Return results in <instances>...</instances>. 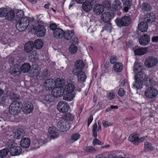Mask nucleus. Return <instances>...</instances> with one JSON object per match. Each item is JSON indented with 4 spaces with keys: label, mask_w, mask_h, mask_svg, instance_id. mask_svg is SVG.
<instances>
[{
    "label": "nucleus",
    "mask_w": 158,
    "mask_h": 158,
    "mask_svg": "<svg viewBox=\"0 0 158 158\" xmlns=\"http://www.w3.org/2000/svg\"><path fill=\"white\" fill-rule=\"evenodd\" d=\"M147 18H148L145 21H146L148 23L152 22L154 21L155 17V15L153 13H148L147 15Z\"/></svg>",
    "instance_id": "40"
},
{
    "label": "nucleus",
    "mask_w": 158,
    "mask_h": 158,
    "mask_svg": "<svg viewBox=\"0 0 158 158\" xmlns=\"http://www.w3.org/2000/svg\"><path fill=\"white\" fill-rule=\"evenodd\" d=\"M16 66L17 68H15V66L12 68H11L10 70L11 74L15 76L19 75L20 73V72L19 70V67H20L19 65H17Z\"/></svg>",
    "instance_id": "34"
},
{
    "label": "nucleus",
    "mask_w": 158,
    "mask_h": 158,
    "mask_svg": "<svg viewBox=\"0 0 158 158\" xmlns=\"http://www.w3.org/2000/svg\"><path fill=\"white\" fill-rule=\"evenodd\" d=\"M52 93L54 97L59 98L64 93V89L61 86L53 88Z\"/></svg>",
    "instance_id": "8"
},
{
    "label": "nucleus",
    "mask_w": 158,
    "mask_h": 158,
    "mask_svg": "<svg viewBox=\"0 0 158 158\" xmlns=\"http://www.w3.org/2000/svg\"><path fill=\"white\" fill-rule=\"evenodd\" d=\"M82 3V7L84 11L86 12H89L92 10L93 6L89 2L88 0H85Z\"/></svg>",
    "instance_id": "24"
},
{
    "label": "nucleus",
    "mask_w": 158,
    "mask_h": 158,
    "mask_svg": "<svg viewBox=\"0 0 158 158\" xmlns=\"http://www.w3.org/2000/svg\"><path fill=\"white\" fill-rule=\"evenodd\" d=\"M64 119L68 120L73 121L74 119L73 116L70 113H68L66 114L63 117Z\"/></svg>",
    "instance_id": "47"
},
{
    "label": "nucleus",
    "mask_w": 158,
    "mask_h": 158,
    "mask_svg": "<svg viewBox=\"0 0 158 158\" xmlns=\"http://www.w3.org/2000/svg\"><path fill=\"white\" fill-rule=\"evenodd\" d=\"M10 155L12 156L19 155L21 151V148L19 146H15L10 150H9Z\"/></svg>",
    "instance_id": "16"
},
{
    "label": "nucleus",
    "mask_w": 158,
    "mask_h": 158,
    "mask_svg": "<svg viewBox=\"0 0 158 158\" xmlns=\"http://www.w3.org/2000/svg\"><path fill=\"white\" fill-rule=\"evenodd\" d=\"M110 63L112 64L115 63L116 61H117L116 56H111L110 58Z\"/></svg>",
    "instance_id": "58"
},
{
    "label": "nucleus",
    "mask_w": 158,
    "mask_h": 158,
    "mask_svg": "<svg viewBox=\"0 0 158 158\" xmlns=\"http://www.w3.org/2000/svg\"><path fill=\"white\" fill-rule=\"evenodd\" d=\"M131 19L128 16H124L121 18H117L115 20L117 25L119 27L127 26L131 23Z\"/></svg>",
    "instance_id": "4"
},
{
    "label": "nucleus",
    "mask_w": 158,
    "mask_h": 158,
    "mask_svg": "<svg viewBox=\"0 0 158 158\" xmlns=\"http://www.w3.org/2000/svg\"><path fill=\"white\" fill-rule=\"evenodd\" d=\"M102 20L104 22L108 23H109L111 19V16L109 13L105 12L101 15Z\"/></svg>",
    "instance_id": "28"
},
{
    "label": "nucleus",
    "mask_w": 158,
    "mask_h": 158,
    "mask_svg": "<svg viewBox=\"0 0 158 158\" xmlns=\"http://www.w3.org/2000/svg\"><path fill=\"white\" fill-rule=\"evenodd\" d=\"M104 28L107 31L110 32L112 29L111 24L108 23L106 24Z\"/></svg>",
    "instance_id": "55"
},
{
    "label": "nucleus",
    "mask_w": 158,
    "mask_h": 158,
    "mask_svg": "<svg viewBox=\"0 0 158 158\" xmlns=\"http://www.w3.org/2000/svg\"><path fill=\"white\" fill-rule=\"evenodd\" d=\"M146 48H140L134 50L135 54L137 55H141L146 53L147 52Z\"/></svg>",
    "instance_id": "30"
},
{
    "label": "nucleus",
    "mask_w": 158,
    "mask_h": 158,
    "mask_svg": "<svg viewBox=\"0 0 158 158\" xmlns=\"http://www.w3.org/2000/svg\"><path fill=\"white\" fill-rule=\"evenodd\" d=\"M140 7L142 10L143 11H150L152 8L151 6L148 2H143Z\"/></svg>",
    "instance_id": "36"
},
{
    "label": "nucleus",
    "mask_w": 158,
    "mask_h": 158,
    "mask_svg": "<svg viewBox=\"0 0 158 158\" xmlns=\"http://www.w3.org/2000/svg\"><path fill=\"white\" fill-rule=\"evenodd\" d=\"M144 148L146 151H152L153 148L150 143L146 142L144 144Z\"/></svg>",
    "instance_id": "48"
},
{
    "label": "nucleus",
    "mask_w": 158,
    "mask_h": 158,
    "mask_svg": "<svg viewBox=\"0 0 158 158\" xmlns=\"http://www.w3.org/2000/svg\"><path fill=\"white\" fill-rule=\"evenodd\" d=\"M9 150L8 148H5L0 151V157L3 158L8 154Z\"/></svg>",
    "instance_id": "42"
},
{
    "label": "nucleus",
    "mask_w": 158,
    "mask_h": 158,
    "mask_svg": "<svg viewBox=\"0 0 158 158\" xmlns=\"http://www.w3.org/2000/svg\"><path fill=\"white\" fill-rule=\"evenodd\" d=\"M7 9L5 7H2L0 8V17H5Z\"/></svg>",
    "instance_id": "49"
},
{
    "label": "nucleus",
    "mask_w": 158,
    "mask_h": 158,
    "mask_svg": "<svg viewBox=\"0 0 158 158\" xmlns=\"http://www.w3.org/2000/svg\"><path fill=\"white\" fill-rule=\"evenodd\" d=\"M150 41V36L147 34L143 35L139 39V43L142 46L147 45L149 43Z\"/></svg>",
    "instance_id": "10"
},
{
    "label": "nucleus",
    "mask_w": 158,
    "mask_h": 158,
    "mask_svg": "<svg viewBox=\"0 0 158 158\" xmlns=\"http://www.w3.org/2000/svg\"><path fill=\"white\" fill-rule=\"evenodd\" d=\"M56 84V81L50 78L45 81L43 86L47 90H50L55 86Z\"/></svg>",
    "instance_id": "9"
},
{
    "label": "nucleus",
    "mask_w": 158,
    "mask_h": 158,
    "mask_svg": "<svg viewBox=\"0 0 158 158\" xmlns=\"http://www.w3.org/2000/svg\"><path fill=\"white\" fill-rule=\"evenodd\" d=\"M69 127V123L68 121L60 120L58 122L56 128L60 132H64L67 131Z\"/></svg>",
    "instance_id": "6"
},
{
    "label": "nucleus",
    "mask_w": 158,
    "mask_h": 158,
    "mask_svg": "<svg viewBox=\"0 0 158 158\" xmlns=\"http://www.w3.org/2000/svg\"><path fill=\"white\" fill-rule=\"evenodd\" d=\"M33 43L34 47L38 49L41 48L43 45V42L42 40L40 39L35 40Z\"/></svg>",
    "instance_id": "31"
},
{
    "label": "nucleus",
    "mask_w": 158,
    "mask_h": 158,
    "mask_svg": "<svg viewBox=\"0 0 158 158\" xmlns=\"http://www.w3.org/2000/svg\"><path fill=\"white\" fill-rule=\"evenodd\" d=\"M127 46L130 48H133V44L132 40H129L128 41L127 43Z\"/></svg>",
    "instance_id": "64"
},
{
    "label": "nucleus",
    "mask_w": 158,
    "mask_h": 158,
    "mask_svg": "<svg viewBox=\"0 0 158 158\" xmlns=\"http://www.w3.org/2000/svg\"><path fill=\"white\" fill-rule=\"evenodd\" d=\"M142 69V66L141 64L135 63L134 66V71H140Z\"/></svg>",
    "instance_id": "50"
},
{
    "label": "nucleus",
    "mask_w": 158,
    "mask_h": 158,
    "mask_svg": "<svg viewBox=\"0 0 158 158\" xmlns=\"http://www.w3.org/2000/svg\"><path fill=\"white\" fill-rule=\"evenodd\" d=\"M102 123L103 126L105 127L112 125V123L108 121L103 120L102 121Z\"/></svg>",
    "instance_id": "59"
},
{
    "label": "nucleus",
    "mask_w": 158,
    "mask_h": 158,
    "mask_svg": "<svg viewBox=\"0 0 158 158\" xmlns=\"http://www.w3.org/2000/svg\"><path fill=\"white\" fill-rule=\"evenodd\" d=\"M124 6V11L125 12H127L130 9L131 6L132 5V2L131 0H125L123 2Z\"/></svg>",
    "instance_id": "27"
},
{
    "label": "nucleus",
    "mask_w": 158,
    "mask_h": 158,
    "mask_svg": "<svg viewBox=\"0 0 158 158\" xmlns=\"http://www.w3.org/2000/svg\"><path fill=\"white\" fill-rule=\"evenodd\" d=\"M58 110L61 112L64 113L68 111L69 106L65 102L62 101L59 102L57 105Z\"/></svg>",
    "instance_id": "11"
},
{
    "label": "nucleus",
    "mask_w": 158,
    "mask_h": 158,
    "mask_svg": "<svg viewBox=\"0 0 158 158\" xmlns=\"http://www.w3.org/2000/svg\"><path fill=\"white\" fill-rule=\"evenodd\" d=\"M158 94L156 89L153 87H150L147 89L145 91V95L148 98H152L155 97Z\"/></svg>",
    "instance_id": "7"
},
{
    "label": "nucleus",
    "mask_w": 158,
    "mask_h": 158,
    "mask_svg": "<svg viewBox=\"0 0 158 158\" xmlns=\"http://www.w3.org/2000/svg\"><path fill=\"white\" fill-rule=\"evenodd\" d=\"M122 64L118 63H115V65L114 66V70L117 72H121L122 69Z\"/></svg>",
    "instance_id": "41"
},
{
    "label": "nucleus",
    "mask_w": 158,
    "mask_h": 158,
    "mask_svg": "<svg viewBox=\"0 0 158 158\" xmlns=\"http://www.w3.org/2000/svg\"><path fill=\"white\" fill-rule=\"evenodd\" d=\"M40 69L38 68H33L31 71V74L33 76H38L39 73Z\"/></svg>",
    "instance_id": "46"
},
{
    "label": "nucleus",
    "mask_w": 158,
    "mask_h": 158,
    "mask_svg": "<svg viewBox=\"0 0 158 158\" xmlns=\"http://www.w3.org/2000/svg\"><path fill=\"white\" fill-rule=\"evenodd\" d=\"M135 82L133 84V87L137 89H140L142 87V85L143 81L142 80H139L137 79H135Z\"/></svg>",
    "instance_id": "39"
},
{
    "label": "nucleus",
    "mask_w": 158,
    "mask_h": 158,
    "mask_svg": "<svg viewBox=\"0 0 158 158\" xmlns=\"http://www.w3.org/2000/svg\"><path fill=\"white\" fill-rule=\"evenodd\" d=\"M93 144L94 146H95L97 144L100 145H102V143L97 138H95L94 139L93 142Z\"/></svg>",
    "instance_id": "62"
},
{
    "label": "nucleus",
    "mask_w": 158,
    "mask_h": 158,
    "mask_svg": "<svg viewBox=\"0 0 158 158\" xmlns=\"http://www.w3.org/2000/svg\"><path fill=\"white\" fill-rule=\"evenodd\" d=\"M54 98L52 94H47L44 97L43 101H45L49 103L54 101Z\"/></svg>",
    "instance_id": "35"
},
{
    "label": "nucleus",
    "mask_w": 158,
    "mask_h": 158,
    "mask_svg": "<svg viewBox=\"0 0 158 158\" xmlns=\"http://www.w3.org/2000/svg\"><path fill=\"white\" fill-rule=\"evenodd\" d=\"M74 89L75 87L73 84L68 83L65 86L64 90H65L66 92L73 93Z\"/></svg>",
    "instance_id": "38"
},
{
    "label": "nucleus",
    "mask_w": 158,
    "mask_h": 158,
    "mask_svg": "<svg viewBox=\"0 0 158 158\" xmlns=\"http://www.w3.org/2000/svg\"><path fill=\"white\" fill-rule=\"evenodd\" d=\"M49 76L50 74L48 73V70L46 69H45L42 73L41 77L42 78H45L48 77Z\"/></svg>",
    "instance_id": "52"
},
{
    "label": "nucleus",
    "mask_w": 158,
    "mask_h": 158,
    "mask_svg": "<svg viewBox=\"0 0 158 158\" xmlns=\"http://www.w3.org/2000/svg\"><path fill=\"white\" fill-rule=\"evenodd\" d=\"M24 15L23 11L22 10H18L17 11L16 15L15 17V20H17V19L22 18V17Z\"/></svg>",
    "instance_id": "43"
},
{
    "label": "nucleus",
    "mask_w": 158,
    "mask_h": 158,
    "mask_svg": "<svg viewBox=\"0 0 158 158\" xmlns=\"http://www.w3.org/2000/svg\"><path fill=\"white\" fill-rule=\"evenodd\" d=\"M69 50L70 52L72 54H74L77 52V49L76 46L73 44L70 46Z\"/></svg>",
    "instance_id": "44"
},
{
    "label": "nucleus",
    "mask_w": 158,
    "mask_h": 158,
    "mask_svg": "<svg viewBox=\"0 0 158 158\" xmlns=\"http://www.w3.org/2000/svg\"><path fill=\"white\" fill-rule=\"evenodd\" d=\"M115 97V95L112 92L109 93L107 95V98L110 100H112Z\"/></svg>",
    "instance_id": "61"
},
{
    "label": "nucleus",
    "mask_w": 158,
    "mask_h": 158,
    "mask_svg": "<svg viewBox=\"0 0 158 158\" xmlns=\"http://www.w3.org/2000/svg\"><path fill=\"white\" fill-rule=\"evenodd\" d=\"M28 56L29 59L32 62H35L38 60L37 58L35 56L31 55H29Z\"/></svg>",
    "instance_id": "63"
},
{
    "label": "nucleus",
    "mask_w": 158,
    "mask_h": 158,
    "mask_svg": "<svg viewBox=\"0 0 158 158\" xmlns=\"http://www.w3.org/2000/svg\"><path fill=\"white\" fill-rule=\"evenodd\" d=\"M74 75H76L77 77L78 81L79 82H84L86 78V76L84 72L82 71H80L79 72H73Z\"/></svg>",
    "instance_id": "14"
},
{
    "label": "nucleus",
    "mask_w": 158,
    "mask_h": 158,
    "mask_svg": "<svg viewBox=\"0 0 158 158\" xmlns=\"http://www.w3.org/2000/svg\"><path fill=\"white\" fill-rule=\"evenodd\" d=\"M122 7V3L119 0H114L112 2V7L114 10H120Z\"/></svg>",
    "instance_id": "21"
},
{
    "label": "nucleus",
    "mask_w": 158,
    "mask_h": 158,
    "mask_svg": "<svg viewBox=\"0 0 158 158\" xmlns=\"http://www.w3.org/2000/svg\"><path fill=\"white\" fill-rule=\"evenodd\" d=\"M130 141L135 145H138L139 143V135L137 134H131L129 138Z\"/></svg>",
    "instance_id": "23"
},
{
    "label": "nucleus",
    "mask_w": 158,
    "mask_h": 158,
    "mask_svg": "<svg viewBox=\"0 0 158 158\" xmlns=\"http://www.w3.org/2000/svg\"><path fill=\"white\" fill-rule=\"evenodd\" d=\"M8 39L7 37H3L0 39V42L3 44L6 45L8 43Z\"/></svg>",
    "instance_id": "54"
},
{
    "label": "nucleus",
    "mask_w": 158,
    "mask_h": 158,
    "mask_svg": "<svg viewBox=\"0 0 158 158\" xmlns=\"http://www.w3.org/2000/svg\"><path fill=\"white\" fill-rule=\"evenodd\" d=\"M118 95L120 97H123L125 94V92L123 88H120L118 92Z\"/></svg>",
    "instance_id": "56"
},
{
    "label": "nucleus",
    "mask_w": 158,
    "mask_h": 158,
    "mask_svg": "<svg viewBox=\"0 0 158 158\" xmlns=\"http://www.w3.org/2000/svg\"><path fill=\"white\" fill-rule=\"evenodd\" d=\"M94 13L96 15H100L104 10V7L102 5L96 4L93 9Z\"/></svg>",
    "instance_id": "19"
},
{
    "label": "nucleus",
    "mask_w": 158,
    "mask_h": 158,
    "mask_svg": "<svg viewBox=\"0 0 158 158\" xmlns=\"http://www.w3.org/2000/svg\"><path fill=\"white\" fill-rule=\"evenodd\" d=\"M14 143L13 142L11 141H9L7 143L6 146L8 148H9V150H10L12 148L15 146H14Z\"/></svg>",
    "instance_id": "57"
},
{
    "label": "nucleus",
    "mask_w": 158,
    "mask_h": 158,
    "mask_svg": "<svg viewBox=\"0 0 158 158\" xmlns=\"http://www.w3.org/2000/svg\"><path fill=\"white\" fill-rule=\"evenodd\" d=\"M33 109V105L31 102H28L25 104L22 108L23 112L25 114H28L31 113Z\"/></svg>",
    "instance_id": "15"
},
{
    "label": "nucleus",
    "mask_w": 158,
    "mask_h": 158,
    "mask_svg": "<svg viewBox=\"0 0 158 158\" xmlns=\"http://www.w3.org/2000/svg\"><path fill=\"white\" fill-rule=\"evenodd\" d=\"M75 68L72 71V72H79L82 71L81 70L85 67L84 64L82 60H78L76 61L74 64Z\"/></svg>",
    "instance_id": "12"
},
{
    "label": "nucleus",
    "mask_w": 158,
    "mask_h": 158,
    "mask_svg": "<svg viewBox=\"0 0 158 158\" xmlns=\"http://www.w3.org/2000/svg\"><path fill=\"white\" fill-rule=\"evenodd\" d=\"M74 35V32L72 31H67L64 32L63 37L67 40H69L73 37Z\"/></svg>",
    "instance_id": "33"
},
{
    "label": "nucleus",
    "mask_w": 158,
    "mask_h": 158,
    "mask_svg": "<svg viewBox=\"0 0 158 158\" xmlns=\"http://www.w3.org/2000/svg\"><path fill=\"white\" fill-rule=\"evenodd\" d=\"M31 66L28 63H25L23 64L21 67V71L23 73L28 72L31 69Z\"/></svg>",
    "instance_id": "37"
},
{
    "label": "nucleus",
    "mask_w": 158,
    "mask_h": 158,
    "mask_svg": "<svg viewBox=\"0 0 158 158\" xmlns=\"http://www.w3.org/2000/svg\"><path fill=\"white\" fill-rule=\"evenodd\" d=\"M15 13L13 10H10L6 13L5 17V18L9 21L12 20L13 19H15Z\"/></svg>",
    "instance_id": "32"
},
{
    "label": "nucleus",
    "mask_w": 158,
    "mask_h": 158,
    "mask_svg": "<svg viewBox=\"0 0 158 158\" xmlns=\"http://www.w3.org/2000/svg\"><path fill=\"white\" fill-rule=\"evenodd\" d=\"M34 47L33 42L31 41H29L25 44L24 46V50L26 52L30 53L32 51Z\"/></svg>",
    "instance_id": "20"
},
{
    "label": "nucleus",
    "mask_w": 158,
    "mask_h": 158,
    "mask_svg": "<svg viewBox=\"0 0 158 158\" xmlns=\"http://www.w3.org/2000/svg\"><path fill=\"white\" fill-rule=\"evenodd\" d=\"M146 21L140 22L138 25L139 30L142 32H145L147 31L148 27V23Z\"/></svg>",
    "instance_id": "18"
},
{
    "label": "nucleus",
    "mask_w": 158,
    "mask_h": 158,
    "mask_svg": "<svg viewBox=\"0 0 158 158\" xmlns=\"http://www.w3.org/2000/svg\"><path fill=\"white\" fill-rule=\"evenodd\" d=\"M55 127H50L48 130V132L49 133V136L52 139H54L58 136V133L55 130Z\"/></svg>",
    "instance_id": "26"
},
{
    "label": "nucleus",
    "mask_w": 158,
    "mask_h": 158,
    "mask_svg": "<svg viewBox=\"0 0 158 158\" xmlns=\"http://www.w3.org/2000/svg\"><path fill=\"white\" fill-rule=\"evenodd\" d=\"M46 33V29L42 25H39L36 29L37 35L40 37L44 36Z\"/></svg>",
    "instance_id": "13"
},
{
    "label": "nucleus",
    "mask_w": 158,
    "mask_h": 158,
    "mask_svg": "<svg viewBox=\"0 0 158 158\" xmlns=\"http://www.w3.org/2000/svg\"><path fill=\"white\" fill-rule=\"evenodd\" d=\"M97 125L96 123H95L93 125V136L96 137L97 136Z\"/></svg>",
    "instance_id": "51"
},
{
    "label": "nucleus",
    "mask_w": 158,
    "mask_h": 158,
    "mask_svg": "<svg viewBox=\"0 0 158 158\" xmlns=\"http://www.w3.org/2000/svg\"><path fill=\"white\" fill-rule=\"evenodd\" d=\"M56 84L58 85L59 86L63 87L65 85V81L63 78H58L56 81Z\"/></svg>",
    "instance_id": "45"
},
{
    "label": "nucleus",
    "mask_w": 158,
    "mask_h": 158,
    "mask_svg": "<svg viewBox=\"0 0 158 158\" xmlns=\"http://www.w3.org/2000/svg\"><path fill=\"white\" fill-rule=\"evenodd\" d=\"M22 108V103L18 101L13 102L10 105L9 111L10 114L15 115L19 113Z\"/></svg>",
    "instance_id": "3"
},
{
    "label": "nucleus",
    "mask_w": 158,
    "mask_h": 158,
    "mask_svg": "<svg viewBox=\"0 0 158 158\" xmlns=\"http://www.w3.org/2000/svg\"><path fill=\"white\" fill-rule=\"evenodd\" d=\"M102 6H104V8L105 7L106 8H109L110 7V2L107 1L105 0L102 3Z\"/></svg>",
    "instance_id": "60"
},
{
    "label": "nucleus",
    "mask_w": 158,
    "mask_h": 158,
    "mask_svg": "<svg viewBox=\"0 0 158 158\" xmlns=\"http://www.w3.org/2000/svg\"><path fill=\"white\" fill-rule=\"evenodd\" d=\"M64 31L61 29L57 28L54 30L53 32L54 36L57 38H61L63 37Z\"/></svg>",
    "instance_id": "22"
},
{
    "label": "nucleus",
    "mask_w": 158,
    "mask_h": 158,
    "mask_svg": "<svg viewBox=\"0 0 158 158\" xmlns=\"http://www.w3.org/2000/svg\"><path fill=\"white\" fill-rule=\"evenodd\" d=\"M29 24V20L26 17L20 18L16 25V27L19 31H23L25 30Z\"/></svg>",
    "instance_id": "2"
},
{
    "label": "nucleus",
    "mask_w": 158,
    "mask_h": 158,
    "mask_svg": "<svg viewBox=\"0 0 158 158\" xmlns=\"http://www.w3.org/2000/svg\"><path fill=\"white\" fill-rule=\"evenodd\" d=\"M80 135L77 133L73 134L71 137V139L75 141L77 140L80 137Z\"/></svg>",
    "instance_id": "53"
},
{
    "label": "nucleus",
    "mask_w": 158,
    "mask_h": 158,
    "mask_svg": "<svg viewBox=\"0 0 158 158\" xmlns=\"http://www.w3.org/2000/svg\"><path fill=\"white\" fill-rule=\"evenodd\" d=\"M30 140L28 138H24L20 141V145L23 148H27L30 146Z\"/></svg>",
    "instance_id": "25"
},
{
    "label": "nucleus",
    "mask_w": 158,
    "mask_h": 158,
    "mask_svg": "<svg viewBox=\"0 0 158 158\" xmlns=\"http://www.w3.org/2000/svg\"><path fill=\"white\" fill-rule=\"evenodd\" d=\"M158 63L157 59L153 56L147 58L144 61L145 66L148 68H151L156 66Z\"/></svg>",
    "instance_id": "5"
},
{
    "label": "nucleus",
    "mask_w": 158,
    "mask_h": 158,
    "mask_svg": "<svg viewBox=\"0 0 158 158\" xmlns=\"http://www.w3.org/2000/svg\"><path fill=\"white\" fill-rule=\"evenodd\" d=\"M134 79L142 80L144 82L145 85L147 87L153 86L155 84V82L152 78L147 76L144 72L142 71H139L137 73L134 77Z\"/></svg>",
    "instance_id": "1"
},
{
    "label": "nucleus",
    "mask_w": 158,
    "mask_h": 158,
    "mask_svg": "<svg viewBox=\"0 0 158 158\" xmlns=\"http://www.w3.org/2000/svg\"><path fill=\"white\" fill-rule=\"evenodd\" d=\"M64 94L63 99L65 101H71L74 97L73 93L66 92Z\"/></svg>",
    "instance_id": "29"
},
{
    "label": "nucleus",
    "mask_w": 158,
    "mask_h": 158,
    "mask_svg": "<svg viewBox=\"0 0 158 158\" xmlns=\"http://www.w3.org/2000/svg\"><path fill=\"white\" fill-rule=\"evenodd\" d=\"M25 131L22 128H19L14 133V138L18 139L22 138L24 135Z\"/></svg>",
    "instance_id": "17"
}]
</instances>
